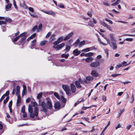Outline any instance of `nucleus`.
Masks as SVG:
<instances>
[{
    "label": "nucleus",
    "instance_id": "1",
    "mask_svg": "<svg viewBox=\"0 0 135 135\" xmlns=\"http://www.w3.org/2000/svg\"><path fill=\"white\" fill-rule=\"evenodd\" d=\"M28 111L30 113V116L31 118H34L35 116L38 117V111L37 107L35 108L34 110V113H33L32 107L30 105H29L28 106Z\"/></svg>",
    "mask_w": 135,
    "mask_h": 135
},
{
    "label": "nucleus",
    "instance_id": "2",
    "mask_svg": "<svg viewBox=\"0 0 135 135\" xmlns=\"http://www.w3.org/2000/svg\"><path fill=\"white\" fill-rule=\"evenodd\" d=\"M42 94L40 92L38 94L37 96V99H39V104L40 106H42V111L45 112H47L46 107V104L44 102L41 101V98L42 96Z\"/></svg>",
    "mask_w": 135,
    "mask_h": 135
},
{
    "label": "nucleus",
    "instance_id": "3",
    "mask_svg": "<svg viewBox=\"0 0 135 135\" xmlns=\"http://www.w3.org/2000/svg\"><path fill=\"white\" fill-rule=\"evenodd\" d=\"M110 36L111 40V44L110 45L113 50H116L117 48L116 40L114 38L113 34H110Z\"/></svg>",
    "mask_w": 135,
    "mask_h": 135
},
{
    "label": "nucleus",
    "instance_id": "4",
    "mask_svg": "<svg viewBox=\"0 0 135 135\" xmlns=\"http://www.w3.org/2000/svg\"><path fill=\"white\" fill-rule=\"evenodd\" d=\"M65 45V44L62 43L59 45H54L53 47L56 50H58L61 49Z\"/></svg>",
    "mask_w": 135,
    "mask_h": 135
},
{
    "label": "nucleus",
    "instance_id": "5",
    "mask_svg": "<svg viewBox=\"0 0 135 135\" xmlns=\"http://www.w3.org/2000/svg\"><path fill=\"white\" fill-rule=\"evenodd\" d=\"M100 24L102 25L103 26L106 27L109 30L111 31L112 30V28L110 26L108 25L107 24H106L104 22L102 21H100Z\"/></svg>",
    "mask_w": 135,
    "mask_h": 135
},
{
    "label": "nucleus",
    "instance_id": "6",
    "mask_svg": "<svg viewBox=\"0 0 135 135\" xmlns=\"http://www.w3.org/2000/svg\"><path fill=\"white\" fill-rule=\"evenodd\" d=\"M62 88L65 91L67 94H70V91L69 89V88L67 86L65 85H62Z\"/></svg>",
    "mask_w": 135,
    "mask_h": 135
},
{
    "label": "nucleus",
    "instance_id": "7",
    "mask_svg": "<svg viewBox=\"0 0 135 135\" xmlns=\"http://www.w3.org/2000/svg\"><path fill=\"white\" fill-rule=\"evenodd\" d=\"M100 65V63L98 61L93 62L90 64V66L92 67H96Z\"/></svg>",
    "mask_w": 135,
    "mask_h": 135
},
{
    "label": "nucleus",
    "instance_id": "8",
    "mask_svg": "<svg viewBox=\"0 0 135 135\" xmlns=\"http://www.w3.org/2000/svg\"><path fill=\"white\" fill-rule=\"evenodd\" d=\"M80 51L78 49H75L73 51V53L74 55L75 56L78 55L80 54Z\"/></svg>",
    "mask_w": 135,
    "mask_h": 135
},
{
    "label": "nucleus",
    "instance_id": "9",
    "mask_svg": "<svg viewBox=\"0 0 135 135\" xmlns=\"http://www.w3.org/2000/svg\"><path fill=\"white\" fill-rule=\"evenodd\" d=\"M64 40L62 36H61L59 37L57 40L54 42L53 43L54 45H57L58 44Z\"/></svg>",
    "mask_w": 135,
    "mask_h": 135
},
{
    "label": "nucleus",
    "instance_id": "10",
    "mask_svg": "<svg viewBox=\"0 0 135 135\" xmlns=\"http://www.w3.org/2000/svg\"><path fill=\"white\" fill-rule=\"evenodd\" d=\"M46 105H46V109H47V108H48L49 109H51L52 108V105L51 101H47L46 103Z\"/></svg>",
    "mask_w": 135,
    "mask_h": 135
},
{
    "label": "nucleus",
    "instance_id": "11",
    "mask_svg": "<svg viewBox=\"0 0 135 135\" xmlns=\"http://www.w3.org/2000/svg\"><path fill=\"white\" fill-rule=\"evenodd\" d=\"M61 105V103H59V102H56L55 104L54 105V107L56 109H59L60 108H61V107H60Z\"/></svg>",
    "mask_w": 135,
    "mask_h": 135
},
{
    "label": "nucleus",
    "instance_id": "12",
    "mask_svg": "<svg viewBox=\"0 0 135 135\" xmlns=\"http://www.w3.org/2000/svg\"><path fill=\"white\" fill-rule=\"evenodd\" d=\"M42 11L46 14H47L49 15H52L53 16H55V14L52 11H50L48 12L45 11Z\"/></svg>",
    "mask_w": 135,
    "mask_h": 135
},
{
    "label": "nucleus",
    "instance_id": "13",
    "mask_svg": "<svg viewBox=\"0 0 135 135\" xmlns=\"http://www.w3.org/2000/svg\"><path fill=\"white\" fill-rule=\"evenodd\" d=\"M91 74L92 76L95 77H97L99 76L98 73L95 70H92L91 71Z\"/></svg>",
    "mask_w": 135,
    "mask_h": 135
},
{
    "label": "nucleus",
    "instance_id": "14",
    "mask_svg": "<svg viewBox=\"0 0 135 135\" xmlns=\"http://www.w3.org/2000/svg\"><path fill=\"white\" fill-rule=\"evenodd\" d=\"M73 34V32H71L69 34H68L64 39V40L65 41L70 38L72 36Z\"/></svg>",
    "mask_w": 135,
    "mask_h": 135
},
{
    "label": "nucleus",
    "instance_id": "15",
    "mask_svg": "<svg viewBox=\"0 0 135 135\" xmlns=\"http://www.w3.org/2000/svg\"><path fill=\"white\" fill-rule=\"evenodd\" d=\"M71 90L73 93H74L75 92L76 89L73 83L70 85Z\"/></svg>",
    "mask_w": 135,
    "mask_h": 135
},
{
    "label": "nucleus",
    "instance_id": "16",
    "mask_svg": "<svg viewBox=\"0 0 135 135\" xmlns=\"http://www.w3.org/2000/svg\"><path fill=\"white\" fill-rule=\"evenodd\" d=\"M21 101L20 96H18L17 97V106H19L21 103Z\"/></svg>",
    "mask_w": 135,
    "mask_h": 135
},
{
    "label": "nucleus",
    "instance_id": "17",
    "mask_svg": "<svg viewBox=\"0 0 135 135\" xmlns=\"http://www.w3.org/2000/svg\"><path fill=\"white\" fill-rule=\"evenodd\" d=\"M23 89L22 90V96L23 97L24 95L26 94V87L25 85H23Z\"/></svg>",
    "mask_w": 135,
    "mask_h": 135
},
{
    "label": "nucleus",
    "instance_id": "18",
    "mask_svg": "<svg viewBox=\"0 0 135 135\" xmlns=\"http://www.w3.org/2000/svg\"><path fill=\"white\" fill-rule=\"evenodd\" d=\"M27 37L26 36H24L23 37L20 41V43L23 45L25 42V40L26 38Z\"/></svg>",
    "mask_w": 135,
    "mask_h": 135
},
{
    "label": "nucleus",
    "instance_id": "19",
    "mask_svg": "<svg viewBox=\"0 0 135 135\" xmlns=\"http://www.w3.org/2000/svg\"><path fill=\"white\" fill-rule=\"evenodd\" d=\"M0 20H5L6 21L9 22H11V20L10 19L7 18H5L3 17H0Z\"/></svg>",
    "mask_w": 135,
    "mask_h": 135
},
{
    "label": "nucleus",
    "instance_id": "20",
    "mask_svg": "<svg viewBox=\"0 0 135 135\" xmlns=\"http://www.w3.org/2000/svg\"><path fill=\"white\" fill-rule=\"evenodd\" d=\"M16 94L17 96V97L18 96H20L19 94L20 87L19 86H17L16 87Z\"/></svg>",
    "mask_w": 135,
    "mask_h": 135
},
{
    "label": "nucleus",
    "instance_id": "21",
    "mask_svg": "<svg viewBox=\"0 0 135 135\" xmlns=\"http://www.w3.org/2000/svg\"><path fill=\"white\" fill-rule=\"evenodd\" d=\"M93 60V59L92 57H88L85 59V61L87 62H91Z\"/></svg>",
    "mask_w": 135,
    "mask_h": 135
},
{
    "label": "nucleus",
    "instance_id": "22",
    "mask_svg": "<svg viewBox=\"0 0 135 135\" xmlns=\"http://www.w3.org/2000/svg\"><path fill=\"white\" fill-rule=\"evenodd\" d=\"M42 28V24L41 23H40L38 25V28L37 29V31L38 32H39L40 31H41Z\"/></svg>",
    "mask_w": 135,
    "mask_h": 135
},
{
    "label": "nucleus",
    "instance_id": "23",
    "mask_svg": "<svg viewBox=\"0 0 135 135\" xmlns=\"http://www.w3.org/2000/svg\"><path fill=\"white\" fill-rule=\"evenodd\" d=\"M75 84L76 87L78 88H80L81 87V86L80 84V83L78 81H76Z\"/></svg>",
    "mask_w": 135,
    "mask_h": 135
},
{
    "label": "nucleus",
    "instance_id": "24",
    "mask_svg": "<svg viewBox=\"0 0 135 135\" xmlns=\"http://www.w3.org/2000/svg\"><path fill=\"white\" fill-rule=\"evenodd\" d=\"M36 40H33V41L31 43V46H32L31 47V48L32 49H33V47L34 46L35 44L36 43Z\"/></svg>",
    "mask_w": 135,
    "mask_h": 135
},
{
    "label": "nucleus",
    "instance_id": "25",
    "mask_svg": "<svg viewBox=\"0 0 135 135\" xmlns=\"http://www.w3.org/2000/svg\"><path fill=\"white\" fill-rule=\"evenodd\" d=\"M12 6V4H11L9 3L6 6V11H8V9L11 8Z\"/></svg>",
    "mask_w": 135,
    "mask_h": 135
},
{
    "label": "nucleus",
    "instance_id": "26",
    "mask_svg": "<svg viewBox=\"0 0 135 135\" xmlns=\"http://www.w3.org/2000/svg\"><path fill=\"white\" fill-rule=\"evenodd\" d=\"M98 36V41H99V42H100V43L101 44H102L104 46H105L107 45V44H106L104 43L102 41L101 39L98 36Z\"/></svg>",
    "mask_w": 135,
    "mask_h": 135
},
{
    "label": "nucleus",
    "instance_id": "27",
    "mask_svg": "<svg viewBox=\"0 0 135 135\" xmlns=\"http://www.w3.org/2000/svg\"><path fill=\"white\" fill-rule=\"evenodd\" d=\"M55 35H52L50 39V41H54L55 39Z\"/></svg>",
    "mask_w": 135,
    "mask_h": 135
},
{
    "label": "nucleus",
    "instance_id": "28",
    "mask_svg": "<svg viewBox=\"0 0 135 135\" xmlns=\"http://www.w3.org/2000/svg\"><path fill=\"white\" fill-rule=\"evenodd\" d=\"M86 79L90 81L93 80L94 79V78L92 76H88L86 77Z\"/></svg>",
    "mask_w": 135,
    "mask_h": 135
},
{
    "label": "nucleus",
    "instance_id": "29",
    "mask_svg": "<svg viewBox=\"0 0 135 135\" xmlns=\"http://www.w3.org/2000/svg\"><path fill=\"white\" fill-rule=\"evenodd\" d=\"M80 40L79 39H78L75 42V44L74 45V46L76 47L79 44L80 42Z\"/></svg>",
    "mask_w": 135,
    "mask_h": 135
},
{
    "label": "nucleus",
    "instance_id": "30",
    "mask_svg": "<svg viewBox=\"0 0 135 135\" xmlns=\"http://www.w3.org/2000/svg\"><path fill=\"white\" fill-rule=\"evenodd\" d=\"M85 43V41H83L81 42L79 45V47H80L84 45Z\"/></svg>",
    "mask_w": 135,
    "mask_h": 135
},
{
    "label": "nucleus",
    "instance_id": "31",
    "mask_svg": "<svg viewBox=\"0 0 135 135\" xmlns=\"http://www.w3.org/2000/svg\"><path fill=\"white\" fill-rule=\"evenodd\" d=\"M21 6L22 7L26 9H27L28 8V7L26 6L24 2H23V3L21 4Z\"/></svg>",
    "mask_w": 135,
    "mask_h": 135
},
{
    "label": "nucleus",
    "instance_id": "32",
    "mask_svg": "<svg viewBox=\"0 0 135 135\" xmlns=\"http://www.w3.org/2000/svg\"><path fill=\"white\" fill-rule=\"evenodd\" d=\"M69 56V55L68 54H63L61 55V57H65L66 58H67Z\"/></svg>",
    "mask_w": 135,
    "mask_h": 135
},
{
    "label": "nucleus",
    "instance_id": "33",
    "mask_svg": "<svg viewBox=\"0 0 135 135\" xmlns=\"http://www.w3.org/2000/svg\"><path fill=\"white\" fill-rule=\"evenodd\" d=\"M79 82L81 83H86V81L85 80L84 81L82 80L81 78H79Z\"/></svg>",
    "mask_w": 135,
    "mask_h": 135
},
{
    "label": "nucleus",
    "instance_id": "34",
    "mask_svg": "<svg viewBox=\"0 0 135 135\" xmlns=\"http://www.w3.org/2000/svg\"><path fill=\"white\" fill-rule=\"evenodd\" d=\"M88 25L89 26L92 27H94V23L92 22L91 21H90L88 23Z\"/></svg>",
    "mask_w": 135,
    "mask_h": 135
},
{
    "label": "nucleus",
    "instance_id": "35",
    "mask_svg": "<svg viewBox=\"0 0 135 135\" xmlns=\"http://www.w3.org/2000/svg\"><path fill=\"white\" fill-rule=\"evenodd\" d=\"M60 98L63 103H65L66 102V99L63 96H61Z\"/></svg>",
    "mask_w": 135,
    "mask_h": 135
},
{
    "label": "nucleus",
    "instance_id": "36",
    "mask_svg": "<svg viewBox=\"0 0 135 135\" xmlns=\"http://www.w3.org/2000/svg\"><path fill=\"white\" fill-rule=\"evenodd\" d=\"M93 55V53L92 52H89L86 54V57H89Z\"/></svg>",
    "mask_w": 135,
    "mask_h": 135
},
{
    "label": "nucleus",
    "instance_id": "37",
    "mask_svg": "<svg viewBox=\"0 0 135 135\" xmlns=\"http://www.w3.org/2000/svg\"><path fill=\"white\" fill-rule=\"evenodd\" d=\"M90 50V48H88L82 50V51L84 52H87L89 51Z\"/></svg>",
    "mask_w": 135,
    "mask_h": 135
},
{
    "label": "nucleus",
    "instance_id": "38",
    "mask_svg": "<svg viewBox=\"0 0 135 135\" xmlns=\"http://www.w3.org/2000/svg\"><path fill=\"white\" fill-rule=\"evenodd\" d=\"M9 96L7 97L6 98V99L4 100L3 103L4 104H6L7 103L9 100Z\"/></svg>",
    "mask_w": 135,
    "mask_h": 135
},
{
    "label": "nucleus",
    "instance_id": "39",
    "mask_svg": "<svg viewBox=\"0 0 135 135\" xmlns=\"http://www.w3.org/2000/svg\"><path fill=\"white\" fill-rule=\"evenodd\" d=\"M37 28H38V26H37V25L35 26L32 28V29L31 30V31L33 32H34L36 29H37Z\"/></svg>",
    "mask_w": 135,
    "mask_h": 135
},
{
    "label": "nucleus",
    "instance_id": "40",
    "mask_svg": "<svg viewBox=\"0 0 135 135\" xmlns=\"http://www.w3.org/2000/svg\"><path fill=\"white\" fill-rule=\"evenodd\" d=\"M30 14L31 16H32L33 17L36 18L38 17L37 15L36 14H32L31 13H30Z\"/></svg>",
    "mask_w": 135,
    "mask_h": 135
},
{
    "label": "nucleus",
    "instance_id": "41",
    "mask_svg": "<svg viewBox=\"0 0 135 135\" xmlns=\"http://www.w3.org/2000/svg\"><path fill=\"white\" fill-rule=\"evenodd\" d=\"M92 11H88L87 13L88 15L90 17H91L92 16Z\"/></svg>",
    "mask_w": 135,
    "mask_h": 135
},
{
    "label": "nucleus",
    "instance_id": "42",
    "mask_svg": "<svg viewBox=\"0 0 135 135\" xmlns=\"http://www.w3.org/2000/svg\"><path fill=\"white\" fill-rule=\"evenodd\" d=\"M54 95L55 97H56L57 98V99H60V98L58 94L56 93L55 92L54 93Z\"/></svg>",
    "mask_w": 135,
    "mask_h": 135
},
{
    "label": "nucleus",
    "instance_id": "43",
    "mask_svg": "<svg viewBox=\"0 0 135 135\" xmlns=\"http://www.w3.org/2000/svg\"><path fill=\"white\" fill-rule=\"evenodd\" d=\"M70 49V46H66L65 48V50L67 52L69 51Z\"/></svg>",
    "mask_w": 135,
    "mask_h": 135
},
{
    "label": "nucleus",
    "instance_id": "44",
    "mask_svg": "<svg viewBox=\"0 0 135 135\" xmlns=\"http://www.w3.org/2000/svg\"><path fill=\"white\" fill-rule=\"evenodd\" d=\"M21 111L22 113H24L25 112V106H23L21 108Z\"/></svg>",
    "mask_w": 135,
    "mask_h": 135
},
{
    "label": "nucleus",
    "instance_id": "45",
    "mask_svg": "<svg viewBox=\"0 0 135 135\" xmlns=\"http://www.w3.org/2000/svg\"><path fill=\"white\" fill-rule=\"evenodd\" d=\"M105 20L106 21L109 22L110 24H112L113 23L112 21L111 20L108 19L107 18H105Z\"/></svg>",
    "mask_w": 135,
    "mask_h": 135
},
{
    "label": "nucleus",
    "instance_id": "46",
    "mask_svg": "<svg viewBox=\"0 0 135 135\" xmlns=\"http://www.w3.org/2000/svg\"><path fill=\"white\" fill-rule=\"evenodd\" d=\"M103 4L107 6H109V4L107 2H103Z\"/></svg>",
    "mask_w": 135,
    "mask_h": 135
},
{
    "label": "nucleus",
    "instance_id": "47",
    "mask_svg": "<svg viewBox=\"0 0 135 135\" xmlns=\"http://www.w3.org/2000/svg\"><path fill=\"white\" fill-rule=\"evenodd\" d=\"M19 38L20 36H18L15 38H14L13 41L14 42H16L17 41V40L19 39Z\"/></svg>",
    "mask_w": 135,
    "mask_h": 135
},
{
    "label": "nucleus",
    "instance_id": "48",
    "mask_svg": "<svg viewBox=\"0 0 135 135\" xmlns=\"http://www.w3.org/2000/svg\"><path fill=\"white\" fill-rule=\"evenodd\" d=\"M46 42V41H42L40 42V45L41 46H43L45 44Z\"/></svg>",
    "mask_w": 135,
    "mask_h": 135
},
{
    "label": "nucleus",
    "instance_id": "49",
    "mask_svg": "<svg viewBox=\"0 0 135 135\" xmlns=\"http://www.w3.org/2000/svg\"><path fill=\"white\" fill-rule=\"evenodd\" d=\"M26 33V32H24L21 33L20 35H18V36H20V37H24L25 36V34Z\"/></svg>",
    "mask_w": 135,
    "mask_h": 135
},
{
    "label": "nucleus",
    "instance_id": "50",
    "mask_svg": "<svg viewBox=\"0 0 135 135\" xmlns=\"http://www.w3.org/2000/svg\"><path fill=\"white\" fill-rule=\"evenodd\" d=\"M6 23V21H0V25H1L2 24H5Z\"/></svg>",
    "mask_w": 135,
    "mask_h": 135
},
{
    "label": "nucleus",
    "instance_id": "51",
    "mask_svg": "<svg viewBox=\"0 0 135 135\" xmlns=\"http://www.w3.org/2000/svg\"><path fill=\"white\" fill-rule=\"evenodd\" d=\"M92 106H91L89 107H83V108H82V109H83V110H86L87 109H88V108H90Z\"/></svg>",
    "mask_w": 135,
    "mask_h": 135
},
{
    "label": "nucleus",
    "instance_id": "52",
    "mask_svg": "<svg viewBox=\"0 0 135 135\" xmlns=\"http://www.w3.org/2000/svg\"><path fill=\"white\" fill-rule=\"evenodd\" d=\"M28 8L30 11L32 12H34V9L30 7Z\"/></svg>",
    "mask_w": 135,
    "mask_h": 135
},
{
    "label": "nucleus",
    "instance_id": "53",
    "mask_svg": "<svg viewBox=\"0 0 135 135\" xmlns=\"http://www.w3.org/2000/svg\"><path fill=\"white\" fill-rule=\"evenodd\" d=\"M13 4L15 8L16 9H17V6L16 4V2L15 1H13Z\"/></svg>",
    "mask_w": 135,
    "mask_h": 135
},
{
    "label": "nucleus",
    "instance_id": "54",
    "mask_svg": "<svg viewBox=\"0 0 135 135\" xmlns=\"http://www.w3.org/2000/svg\"><path fill=\"white\" fill-rule=\"evenodd\" d=\"M125 40L127 41H133V39L132 38H126Z\"/></svg>",
    "mask_w": 135,
    "mask_h": 135
},
{
    "label": "nucleus",
    "instance_id": "55",
    "mask_svg": "<svg viewBox=\"0 0 135 135\" xmlns=\"http://www.w3.org/2000/svg\"><path fill=\"white\" fill-rule=\"evenodd\" d=\"M51 32H49L46 36V38L49 37L51 35Z\"/></svg>",
    "mask_w": 135,
    "mask_h": 135
},
{
    "label": "nucleus",
    "instance_id": "56",
    "mask_svg": "<svg viewBox=\"0 0 135 135\" xmlns=\"http://www.w3.org/2000/svg\"><path fill=\"white\" fill-rule=\"evenodd\" d=\"M120 74H112V75L111 76H112L114 77H115L117 76L120 75Z\"/></svg>",
    "mask_w": 135,
    "mask_h": 135
},
{
    "label": "nucleus",
    "instance_id": "57",
    "mask_svg": "<svg viewBox=\"0 0 135 135\" xmlns=\"http://www.w3.org/2000/svg\"><path fill=\"white\" fill-rule=\"evenodd\" d=\"M5 94L3 95L1 97L0 99V102L2 101L3 99L5 98Z\"/></svg>",
    "mask_w": 135,
    "mask_h": 135
},
{
    "label": "nucleus",
    "instance_id": "58",
    "mask_svg": "<svg viewBox=\"0 0 135 135\" xmlns=\"http://www.w3.org/2000/svg\"><path fill=\"white\" fill-rule=\"evenodd\" d=\"M104 38L105 39L107 42H108V43L109 44V45L111 43H110V41L109 40V39L107 38L106 37H104Z\"/></svg>",
    "mask_w": 135,
    "mask_h": 135
},
{
    "label": "nucleus",
    "instance_id": "59",
    "mask_svg": "<svg viewBox=\"0 0 135 135\" xmlns=\"http://www.w3.org/2000/svg\"><path fill=\"white\" fill-rule=\"evenodd\" d=\"M23 116L24 118H26L27 117V113L25 112L24 113H23Z\"/></svg>",
    "mask_w": 135,
    "mask_h": 135
},
{
    "label": "nucleus",
    "instance_id": "60",
    "mask_svg": "<svg viewBox=\"0 0 135 135\" xmlns=\"http://www.w3.org/2000/svg\"><path fill=\"white\" fill-rule=\"evenodd\" d=\"M104 51L105 52V53L107 54V57H108V49H105L104 50Z\"/></svg>",
    "mask_w": 135,
    "mask_h": 135
},
{
    "label": "nucleus",
    "instance_id": "61",
    "mask_svg": "<svg viewBox=\"0 0 135 135\" xmlns=\"http://www.w3.org/2000/svg\"><path fill=\"white\" fill-rule=\"evenodd\" d=\"M126 61H124L122 63V65H123V66H126L127 65H126Z\"/></svg>",
    "mask_w": 135,
    "mask_h": 135
},
{
    "label": "nucleus",
    "instance_id": "62",
    "mask_svg": "<svg viewBox=\"0 0 135 135\" xmlns=\"http://www.w3.org/2000/svg\"><path fill=\"white\" fill-rule=\"evenodd\" d=\"M131 99L132 100V101H130V102L131 103H132L133 102V101L134 100V96H133V94H132V96Z\"/></svg>",
    "mask_w": 135,
    "mask_h": 135
},
{
    "label": "nucleus",
    "instance_id": "63",
    "mask_svg": "<svg viewBox=\"0 0 135 135\" xmlns=\"http://www.w3.org/2000/svg\"><path fill=\"white\" fill-rule=\"evenodd\" d=\"M36 35V33H34L33 34H32L31 36L30 37H31L32 39L33 38L35 37Z\"/></svg>",
    "mask_w": 135,
    "mask_h": 135
},
{
    "label": "nucleus",
    "instance_id": "64",
    "mask_svg": "<svg viewBox=\"0 0 135 135\" xmlns=\"http://www.w3.org/2000/svg\"><path fill=\"white\" fill-rule=\"evenodd\" d=\"M12 101H10L9 103V107H12Z\"/></svg>",
    "mask_w": 135,
    "mask_h": 135
}]
</instances>
